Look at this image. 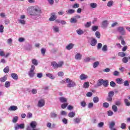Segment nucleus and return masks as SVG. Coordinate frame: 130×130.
<instances>
[{
    "label": "nucleus",
    "instance_id": "f257e3e1",
    "mask_svg": "<svg viewBox=\"0 0 130 130\" xmlns=\"http://www.w3.org/2000/svg\"><path fill=\"white\" fill-rule=\"evenodd\" d=\"M28 13L30 16L39 17L41 15V9L38 6H32L29 8Z\"/></svg>",
    "mask_w": 130,
    "mask_h": 130
},
{
    "label": "nucleus",
    "instance_id": "f03ea898",
    "mask_svg": "<svg viewBox=\"0 0 130 130\" xmlns=\"http://www.w3.org/2000/svg\"><path fill=\"white\" fill-rule=\"evenodd\" d=\"M66 83H68L67 87L68 88H74V87H76V82H75L72 80H71L69 78L66 79Z\"/></svg>",
    "mask_w": 130,
    "mask_h": 130
},
{
    "label": "nucleus",
    "instance_id": "7ed1b4c3",
    "mask_svg": "<svg viewBox=\"0 0 130 130\" xmlns=\"http://www.w3.org/2000/svg\"><path fill=\"white\" fill-rule=\"evenodd\" d=\"M63 64V61H60L58 63L56 61H53L51 63V66L53 69H58V68H61Z\"/></svg>",
    "mask_w": 130,
    "mask_h": 130
},
{
    "label": "nucleus",
    "instance_id": "20e7f679",
    "mask_svg": "<svg viewBox=\"0 0 130 130\" xmlns=\"http://www.w3.org/2000/svg\"><path fill=\"white\" fill-rule=\"evenodd\" d=\"M35 66L34 65H31L29 69V71L28 72V75L29 78H33L35 76Z\"/></svg>",
    "mask_w": 130,
    "mask_h": 130
},
{
    "label": "nucleus",
    "instance_id": "39448f33",
    "mask_svg": "<svg viewBox=\"0 0 130 130\" xmlns=\"http://www.w3.org/2000/svg\"><path fill=\"white\" fill-rule=\"evenodd\" d=\"M30 126L32 130H39V128H36V127L37 126V122L36 121H31L30 123Z\"/></svg>",
    "mask_w": 130,
    "mask_h": 130
},
{
    "label": "nucleus",
    "instance_id": "423d86ee",
    "mask_svg": "<svg viewBox=\"0 0 130 130\" xmlns=\"http://www.w3.org/2000/svg\"><path fill=\"white\" fill-rule=\"evenodd\" d=\"M117 30L121 35H125V30H124V28L123 27L120 26L119 27H117Z\"/></svg>",
    "mask_w": 130,
    "mask_h": 130
},
{
    "label": "nucleus",
    "instance_id": "0eeeda50",
    "mask_svg": "<svg viewBox=\"0 0 130 130\" xmlns=\"http://www.w3.org/2000/svg\"><path fill=\"white\" fill-rule=\"evenodd\" d=\"M24 127H25V124L21 123L20 124H16V125H15L14 128L16 130H18L19 129V128H20V129H23V128H24Z\"/></svg>",
    "mask_w": 130,
    "mask_h": 130
},
{
    "label": "nucleus",
    "instance_id": "6e6552de",
    "mask_svg": "<svg viewBox=\"0 0 130 130\" xmlns=\"http://www.w3.org/2000/svg\"><path fill=\"white\" fill-rule=\"evenodd\" d=\"M45 105V101L44 99H41L39 100L38 102V106L41 108V107H43Z\"/></svg>",
    "mask_w": 130,
    "mask_h": 130
},
{
    "label": "nucleus",
    "instance_id": "1a4fd4ad",
    "mask_svg": "<svg viewBox=\"0 0 130 130\" xmlns=\"http://www.w3.org/2000/svg\"><path fill=\"white\" fill-rule=\"evenodd\" d=\"M108 25H109V22L107 20H104L101 24L102 28H103V29H105L108 27Z\"/></svg>",
    "mask_w": 130,
    "mask_h": 130
},
{
    "label": "nucleus",
    "instance_id": "9d476101",
    "mask_svg": "<svg viewBox=\"0 0 130 130\" xmlns=\"http://www.w3.org/2000/svg\"><path fill=\"white\" fill-rule=\"evenodd\" d=\"M51 16L49 18V21L53 22V21H55L57 18V17L55 15V13L53 12L51 13Z\"/></svg>",
    "mask_w": 130,
    "mask_h": 130
},
{
    "label": "nucleus",
    "instance_id": "9b49d317",
    "mask_svg": "<svg viewBox=\"0 0 130 130\" xmlns=\"http://www.w3.org/2000/svg\"><path fill=\"white\" fill-rule=\"evenodd\" d=\"M74 46H75V44L70 43L66 47V49H67V50H71V49H73L74 48Z\"/></svg>",
    "mask_w": 130,
    "mask_h": 130
},
{
    "label": "nucleus",
    "instance_id": "f8f14e48",
    "mask_svg": "<svg viewBox=\"0 0 130 130\" xmlns=\"http://www.w3.org/2000/svg\"><path fill=\"white\" fill-rule=\"evenodd\" d=\"M87 79H88V75L85 74H81V75L80 76V79L82 80V81L87 80Z\"/></svg>",
    "mask_w": 130,
    "mask_h": 130
},
{
    "label": "nucleus",
    "instance_id": "ddd939ff",
    "mask_svg": "<svg viewBox=\"0 0 130 130\" xmlns=\"http://www.w3.org/2000/svg\"><path fill=\"white\" fill-rule=\"evenodd\" d=\"M82 56L81 53H77L75 56V58L77 60H81V59H82Z\"/></svg>",
    "mask_w": 130,
    "mask_h": 130
},
{
    "label": "nucleus",
    "instance_id": "4468645a",
    "mask_svg": "<svg viewBox=\"0 0 130 130\" xmlns=\"http://www.w3.org/2000/svg\"><path fill=\"white\" fill-rule=\"evenodd\" d=\"M8 110L9 111H16V110H18V107L16 106H12L9 108Z\"/></svg>",
    "mask_w": 130,
    "mask_h": 130
},
{
    "label": "nucleus",
    "instance_id": "2eb2a0df",
    "mask_svg": "<svg viewBox=\"0 0 130 130\" xmlns=\"http://www.w3.org/2000/svg\"><path fill=\"white\" fill-rule=\"evenodd\" d=\"M59 100L60 102H61V103H66L68 102V99H67V98H66L64 97L59 98Z\"/></svg>",
    "mask_w": 130,
    "mask_h": 130
},
{
    "label": "nucleus",
    "instance_id": "dca6fc26",
    "mask_svg": "<svg viewBox=\"0 0 130 130\" xmlns=\"http://www.w3.org/2000/svg\"><path fill=\"white\" fill-rule=\"evenodd\" d=\"M8 79V75H5L3 77L0 78V82L1 83H5Z\"/></svg>",
    "mask_w": 130,
    "mask_h": 130
},
{
    "label": "nucleus",
    "instance_id": "f3484780",
    "mask_svg": "<svg viewBox=\"0 0 130 130\" xmlns=\"http://www.w3.org/2000/svg\"><path fill=\"white\" fill-rule=\"evenodd\" d=\"M97 44V40L95 39H92V40L90 42V45L91 46H96Z\"/></svg>",
    "mask_w": 130,
    "mask_h": 130
},
{
    "label": "nucleus",
    "instance_id": "a211bd4d",
    "mask_svg": "<svg viewBox=\"0 0 130 130\" xmlns=\"http://www.w3.org/2000/svg\"><path fill=\"white\" fill-rule=\"evenodd\" d=\"M116 82L117 84L121 85V84H123L124 81L121 78H117L116 79Z\"/></svg>",
    "mask_w": 130,
    "mask_h": 130
},
{
    "label": "nucleus",
    "instance_id": "6ab92c4d",
    "mask_svg": "<svg viewBox=\"0 0 130 130\" xmlns=\"http://www.w3.org/2000/svg\"><path fill=\"white\" fill-rule=\"evenodd\" d=\"M46 77H48V78H49L51 80H54L55 79V77L54 76H53L52 74L50 73H47L46 74Z\"/></svg>",
    "mask_w": 130,
    "mask_h": 130
},
{
    "label": "nucleus",
    "instance_id": "aec40b11",
    "mask_svg": "<svg viewBox=\"0 0 130 130\" xmlns=\"http://www.w3.org/2000/svg\"><path fill=\"white\" fill-rule=\"evenodd\" d=\"M81 118L76 117L73 120V121L74 123L76 124V123H80V122H81Z\"/></svg>",
    "mask_w": 130,
    "mask_h": 130
},
{
    "label": "nucleus",
    "instance_id": "412c9836",
    "mask_svg": "<svg viewBox=\"0 0 130 130\" xmlns=\"http://www.w3.org/2000/svg\"><path fill=\"white\" fill-rule=\"evenodd\" d=\"M53 30L54 32H55L56 33H58V32H59V27L57 26H53Z\"/></svg>",
    "mask_w": 130,
    "mask_h": 130
},
{
    "label": "nucleus",
    "instance_id": "4be33fe9",
    "mask_svg": "<svg viewBox=\"0 0 130 130\" xmlns=\"http://www.w3.org/2000/svg\"><path fill=\"white\" fill-rule=\"evenodd\" d=\"M103 85V79H99L98 81L97 86L98 87H101Z\"/></svg>",
    "mask_w": 130,
    "mask_h": 130
},
{
    "label": "nucleus",
    "instance_id": "5701e85b",
    "mask_svg": "<svg viewBox=\"0 0 130 130\" xmlns=\"http://www.w3.org/2000/svg\"><path fill=\"white\" fill-rule=\"evenodd\" d=\"M75 115H76V113L75 112H71L68 114V117L71 118H73V117H75Z\"/></svg>",
    "mask_w": 130,
    "mask_h": 130
},
{
    "label": "nucleus",
    "instance_id": "b1692460",
    "mask_svg": "<svg viewBox=\"0 0 130 130\" xmlns=\"http://www.w3.org/2000/svg\"><path fill=\"white\" fill-rule=\"evenodd\" d=\"M11 77L13 78L14 80H18V75L16 73H12Z\"/></svg>",
    "mask_w": 130,
    "mask_h": 130
},
{
    "label": "nucleus",
    "instance_id": "393cba45",
    "mask_svg": "<svg viewBox=\"0 0 130 130\" xmlns=\"http://www.w3.org/2000/svg\"><path fill=\"white\" fill-rule=\"evenodd\" d=\"M50 116L52 118H55L57 117V114L55 113L54 112H52L50 113Z\"/></svg>",
    "mask_w": 130,
    "mask_h": 130
},
{
    "label": "nucleus",
    "instance_id": "a878e982",
    "mask_svg": "<svg viewBox=\"0 0 130 130\" xmlns=\"http://www.w3.org/2000/svg\"><path fill=\"white\" fill-rule=\"evenodd\" d=\"M114 125H115V122L114 121H112L111 123L109 124V128L110 129L114 128Z\"/></svg>",
    "mask_w": 130,
    "mask_h": 130
},
{
    "label": "nucleus",
    "instance_id": "bb28decb",
    "mask_svg": "<svg viewBox=\"0 0 130 130\" xmlns=\"http://www.w3.org/2000/svg\"><path fill=\"white\" fill-rule=\"evenodd\" d=\"M76 32L78 35H83L84 34V31L81 29L77 30Z\"/></svg>",
    "mask_w": 130,
    "mask_h": 130
},
{
    "label": "nucleus",
    "instance_id": "cd10ccee",
    "mask_svg": "<svg viewBox=\"0 0 130 130\" xmlns=\"http://www.w3.org/2000/svg\"><path fill=\"white\" fill-rule=\"evenodd\" d=\"M103 85L104 87H108V80H103Z\"/></svg>",
    "mask_w": 130,
    "mask_h": 130
},
{
    "label": "nucleus",
    "instance_id": "c85d7f7f",
    "mask_svg": "<svg viewBox=\"0 0 130 130\" xmlns=\"http://www.w3.org/2000/svg\"><path fill=\"white\" fill-rule=\"evenodd\" d=\"M67 14H69L70 15H72V14H74L75 13V10L74 9H69L66 11Z\"/></svg>",
    "mask_w": 130,
    "mask_h": 130
},
{
    "label": "nucleus",
    "instance_id": "c756f323",
    "mask_svg": "<svg viewBox=\"0 0 130 130\" xmlns=\"http://www.w3.org/2000/svg\"><path fill=\"white\" fill-rule=\"evenodd\" d=\"M77 19H76V18L73 17L72 18H71L70 19V22H71L73 24H76V23H77Z\"/></svg>",
    "mask_w": 130,
    "mask_h": 130
},
{
    "label": "nucleus",
    "instance_id": "7c9ffc66",
    "mask_svg": "<svg viewBox=\"0 0 130 130\" xmlns=\"http://www.w3.org/2000/svg\"><path fill=\"white\" fill-rule=\"evenodd\" d=\"M4 72L5 74H8L10 72V67L9 66L6 67L4 69Z\"/></svg>",
    "mask_w": 130,
    "mask_h": 130
},
{
    "label": "nucleus",
    "instance_id": "2f4dec72",
    "mask_svg": "<svg viewBox=\"0 0 130 130\" xmlns=\"http://www.w3.org/2000/svg\"><path fill=\"white\" fill-rule=\"evenodd\" d=\"M95 36L96 38L98 39H100V37H101V35H100V32L96 31L95 33Z\"/></svg>",
    "mask_w": 130,
    "mask_h": 130
},
{
    "label": "nucleus",
    "instance_id": "473e14b6",
    "mask_svg": "<svg viewBox=\"0 0 130 130\" xmlns=\"http://www.w3.org/2000/svg\"><path fill=\"white\" fill-rule=\"evenodd\" d=\"M107 7H110L113 6V1H110L107 4Z\"/></svg>",
    "mask_w": 130,
    "mask_h": 130
},
{
    "label": "nucleus",
    "instance_id": "72a5a7b5",
    "mask_svg": "<svg viewBox=\"0 0 130 130\" xmlns=\"http://www.w3.org/2000/svg\"><path fill=\"white\" fill-rule=\"evenodd\" d=\"M31 62L32 64H34V66H38V61L35 59H33L31 60Z\"/></svg>",
    "mask_w": 130,
    "mask_h": 130
},
{
    "label": "nucleus",
    "instance_id": "f704fd0d",
    "mask_svg": "<svg viewBox=\"0 0 130 130\" xmlns=\"http://www.w3.org/2000/svg\"><path fill=\"white\" fill-rule=\"evenodd\" d=\"M89 86H90V84H89V82H86L83 84V88L87 89V88H89Z\"/></svg>",
    "mask_w": 130,
    "mask_h": 130
},
{
    "label": "nucleus",
    "instance_id": "c9c22d12",
    "mask_svg": "<svg viewBox=\"0 0 130 130\" xmlns=\"http://www.w3.org/2000/svg\"><path fill=\"white\" fill-rule=\"evenodd\" d=\"M93 101L94 103H98L99 102V98L98 96H95L93 99Z\"/></svg>",
    "mask_w": 130,
    "mask_h": 130
},
{
    "label": "nucleus",
    "instance_id": "e433bc0d",
    "mask_svg": "<svg viewBox=\"0 0 130 130\" xmlns=\"http://www.w3.org/2000/svg\"><path fill=\"white\" fill-rule=\"evenodd\" d=\"M103 107L104 108H108V107H109V103H108L107 102L104 103L103 104Z\"/></svg>",
    "mask_w": 130,
    "mask_h": 130
},
{
    "label": "nucleus",
    "instance_id": "4c0bfd02",
    "mask_svg": "<svg viewBox=\"0 0 130 130\" xmlns=\"http://www.w3.org/2000/svg\"><path fill=\"white\" fill-rule=\"evenodd\" d=\"M92 25V22L91 21L87 22L85 24V27L86 28H89L91 25Z\"/></svg>",
    "mask_w": 130,
    "mask_h": 130
},
{
    "label": "nucleus",
    "instance_id": "58836bf2",
    "mask_svg": "<svg viewBox=\"0 0 130 130\" xmlns=\"http://www.w3.org/2000/svg\"><path fill=\"white\" fill-rule=\"evenodd\" d=\"M98 5L96 3H91L90 4V8L92 9H96L97 8Z\"/></svg>",
    "mask_w": 130,
    "mask_h": 130
},
{
    "label": "nucleus",
    "instance_id": "ea45409f",
    "mask_svg": "<svg viewBox=\"0 0 130 130\" xmlns=\"http://www.w3.org/2000/svg\"><path fill=\"white\" fill-rule=\"evenodd\" d=\"M102 51H104V52H106V51H107V45H104L102 48Z\"/></svg>",
    "mask_w": 130,
    "mask_h": 130
},
{
    "label": "nucleus",
    "instance_id": "a19ab883",
    "mask_svg": "<svg viewBox=\"0 0 130 130\" xmlns=\"http://www.w3.org/2000/svg\"><path fill=\"white\" fill-rule=\"evenodd\" d=\"M118 56H120L121 57H124L125 56V53L122 52H120L118 53Z\"/></svg>",
    "mask_w": 130,
    "mask_h": 130
},
{
    "label": "nucleus",
    "instance_id": "79ce46f5",
    "mask_svg": "<svg viewBox=\"0 0 130 130\" xmlns=\"http://www.w3.org/2000/svg\"><path fill=\"white\" fill-rule=\"evenodd\" d=\"M19 117L18 116H15L12 120V122H13V123H16Z\"/></svg>",
    "mask_w": 130,
    "mask_h": 130
},
{
    "label": "nucleus",
    "instance_id": "37998d69",
    "mask_svg": "<svg viewBox=\"0 0 130 130\" xmlns=\"http://www.w3.org/2000/svg\"><path fill=\"white\" fill-rule=\"evenodd\" d=\"M10 86H11V82H10L9 81H6L5 82V87L6 88H9L10 87Z\"/></svg>",
    "mask_w": 130,
    "mask_h": 130
},
{
    "label": "nucleus",
    "instance_id": "c03bdc74",
    "mask_svg": "<svg viewBox=\"0 0 130 130\" xmlns=\"http://www.w3.org/2000/svg\"><path fill=\"white\" fill-rule=\"evenodd\" d=\"M45 52H46V49H45L44 48H42L41 49V53H42V54L43 55H45Z\"/></svg>",
    "mask_w": 130,
    "mask_h": 130
},
{
    "label": "nucleus",
    "instance_id": "a18cd8bd",
    "mask_svg": "<svg viewBox=\"0 0 130 130\" xmlns=\"http://www.w3.org/2000/svg\"><path fill=\"white\" fill-rule=\"evenodd\" d=\"M112 109L114 112H116L117 111V106L116 105H113L112 107Z\"/></svg>",
    "mask_w": 130,
    "mask_h": 130
},
{
    "label": "nucleus",
    "instance_id": "49530a36",
    "mask_svg": "<svg viewBox=\"0 0 130 130\" xmlns=\"http://www.w3.org/2000/svg\"><path fill=\"white\" fill-rule=\"evenodd\" d=\"M127 61H128V58L127 57H124L123 58L122 62L124 63H126V62H127Z\"/></svg>",
    "mask_w": 130,
    "mask_h": 130
},
{
    "label": "nucleus",
    "instance_id": "de8ad7c7",
    "mask_svg": "<svg viewBox=\"0 0 130 130\" xmlns=\"http://www.w3.org/2000/svg\"><path fill=\"white\" fill-rule=\"evenodd\" d=\"M68 104L67 103H64V104L61 105V107L62 109H64L67 108V107L68 106Z\"/></svg>",
    "mask_w": 130,
    "mask_h": 130
},
{
    "label": "nucleus",
    "instance_id": "09e8293b",
    "mask_svg": "<svg viewBox=\"0 0 130 130\" xmlns=\"http://www.w3.org/2000/svg\"><path fill=\"white\" fill-rule=\"evenodd\" d=\"M108 96L110 97H113L114 96V91H110L108 93Z\"/></svg>",
    "mask_w": 130,
    "mask_h": 130
},
{
    "label": "nucleus",
    "instance_id": "8fccbe9b",
    "mask_svg": "<svg viewBox=\"0 0 130 130\" xmlns=\"http://www.w3.org/2000/svg\"><path fill=\"white\" fill-rule=\"evenodd\" d=\"M18 22L20 24H21V25H25V24H26V21L23 19H19Z\"/></svg>",
    "mask_w": 130,
    "mask_h": 130
},
{
    "label": "nucleus",
    "instance_id": "3c124183",
    "mask_svg": "<svg viewBox=\"0 0 130 130\" xmlns=\"http://www.w3.org/2000/svg\"><path fill=\"white\" fill-rule=\"evenodd\" d=\"M98 66H99V61L94 62L93 64V68H94V69H95V68H97Z\"/></svg>",
    "mask_w": 130,
    "mask_h": 130
},
{
    "label": "nucleus",
    "instance_id": "603ef678",
    "mask_svg": "<svg viewBox=\"0 0 130 130\" xmlns=\"http://www.w3.org/2000/svg\"><path fill=\"white\" fill-rule=\"evenodd\" d=\"M120 127L122 128V129H125L126 128V124H125V123H122Z\"/></svg>",
    "mask_w": 130,
    "mask_h": 130
},
{
    "label": "nucleus",
    "instance_id": "864d4df0",
    "mask_svg": "<svg viewBox=\"0 0 130 130\" xmlns=\"http://www.w3.org/2000/svg\"><path fill=\"white\" fill-rule=\"evenodd\" d=\"M79 7H80V4L78 3H76L75 4L73 5L72 8L73 9H78V8H79Z\"/></svg>",
    "mask_w": 130,
    "mask_h": 130
},
{
    "label": "nucleus",
    "instance_id": "5fc2aeb1",
    "mask_svg": "<svg viewBox=\"0 0 130 130\" xmlns=\"http://www.w3.org/2000/svg\"><path fill=\"white\" fill-rule=\"evenodd\" d=\"M92 31H97L98 30V26L94 25L91 27Z\"/></svg>",
    "mask_w": 130,
    "mask_h": 130
},
{
    "label": "nucleus",
    "instance_id": "6e6d98bb",
    "mask_svg": "<svg viewBox=\"0 0 130 130\" xmlns=\"http://www.w3.org/2000/svg\"><path fill=\"white\" fill-rule=\"evenodd\" d=\"M110 85L111 87H114L116 85V83H115V82H114V81H111L110 83Z\"/></svg>",
    "mask_w": 130,
    "mask_h": 130
},
{
    "label": "nucleus",
    "instance_id": "4d7b16f0",
    "mask_svg": "<svg viewBox=\"0 0 130 130\" xmlns=\"http://www.w3.org/2000/svg\"><path fill=\"white\" fill-rule=\"evenodd\" d=\"M37 78H41L42 77H43V74L42 73H39L37 74Z\"/></svg>",
    "mask_w": 130,
    "mask_h": 130
},
{
    "label": "nucleus",
    "instance_id": "13d9d810",
    "mask_svg": "<svg viewBox=\"0 0 130 130\" xmlns=\"http://www.w3.org/2000/svg\"><path fill=\"white\" fill-rule=\"evenodd\" d=\"M113 76H115V77H117V76H119V72L117 71H115L113 73Z\"/></svg>",
    "mask_w": 130,
    "mask_h": 130
},
{
    "label": "nucleus",
    "instance_id": "bf43d9fd",
    "mask_svg": "<svg viewBox=\"0 0 130 130\" xmlns=\"http://www.w3.org/2000/svg\"><path fill=\"white\" fill-rule=\"evenodd\" d=\"M104 125V122H100L98 124V126L99 127H103Z\"/></svg>",
    "mask_w": 130,
    "mask_h": 130
},
{
    "label": "nucleus",
    "instance_id": "052dcab7",
    "mask_svg": "<svg viewBox=\"0 0 130 130\" xmlns=\"http://www.w3.org/2000/svg\"><path fill=\"white\" fill-rule=\"evenodd\" d=\"M124 102L126 106H130V103L128 102V100L126 99H124Z\"/></svg>",
    "mask_w": 130,
    "mask_h": 130
},
{
    "label": "nucleus",
    "instance_id": "680f3d73",
    "mask_svg": "<svg viewBox=\"0 0 130 130\" xmlns=\"http://www.w3.org/2000/svg\"><path fill=\"white\" fill-rule=\"evenodd\" d=\"M108 116H112L113 115V112H112V111H108Z\"/></svg>",
    "mask_w": 130,
    "mask_h": 130
},
{
    "label": "nucleus",
    "instance_id": "e2e57ef3",
    "mask_svg": "<svg viewBox=\"0 0 130 130\" xmlns=\"http://www.w3.org/2000/svg\"><path fill=\"white\" fill-rule=\"evenodd\" d=\"M93 93L92 92H88L86 93L87 97H92Z\"/></svg>",
    "mask_w": 130,
    "mask_h": 130
},
{
    "label": "nucleus",
    "instance_id": "0e129e2a",
    "mask_svg": "<svg viewBox=\"0 0 130 130\" xmlns=\"http://www.w3.org/2000/svg\"><path fill=\"white\" fill-rule=\"evenodd\" d=\"M98 49H101L102 48V44L101 43H99L97 45Z\"/></svg>",
    "mask_w": 130,
    "mask_h": 130
},
{
    "label": "nucleus",
    "instance_id": "69168bd1",
    "mask_svg": "<svg viewBox=\"0 0 130 130\" xmlns=\"http://www.w3.org/2000/svg\"><path fill=\"white\" fill-rule=\"evenodd\" d=\"M4 25H0V33H4Z\"/></svg>",
    "mask_w": 130,
    "mask_h": 130
},
{
    "label": "nucleus",
    "instance_id": "338daca9",
    "mask_svg": "<svg viewBox=\"0 0 130 130\" xmlns=\"http://www.w3.org/2000/svg\"><path fill=\"white\" fill-rule=\"evenodd\" d=\"M18 41L20 43L24 42V41H25V39L24 38H19Z\"/></svg>",
    "mask_w": 130,
    "mask_h": 130
},
{
    "label": "nucleus",
    "instance_id": "774afa93",
    "mask_svg": "<svg viewBox=\"0 0 130 130\" xmlns=\"http://www.w3.org/2000/svg\"><path fill=\"white\" fill-rule=\"evenodd\" d=\"M86 102L85 101H83L81 103V105L82 107H86Z\"/></svg>",
    "mask_w": 130,
    "mask_h": 130
}]
</instances>
